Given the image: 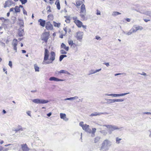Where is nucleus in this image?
<instances>
[{"instance_id":"nucleus-2","label":"nucleus","mask_w":151,"mask_h":151,"mask_svg":"<svg viewBox=\"0 0 151 151\" xmlns=\"http://www.w3.org/2000/svg\"><path fill=\"white\" fill-rule=\"evenodd\" d=\"M49 57V51L47 49H45L44 60L42 63L43 64H47L52 63V61H47L48 60Z\"/></svg>"},{"instance_id":"nucleus-52","label":"nucleus","mask_w":151,"mask_h":151,"mask_svg":"<svg viewBox=\"0 0 151 151\" xmlns=\"http://www.w3.org/2000/svg\"><path fill=\"white\" fill-rule=\"evenodd\" d=\"M100 113L101 114V115L102 114H108V113L106 112H104L103 113Z\"/></svg>"},{"instance_id":"nucleus-25","label":"nucleus","mask_w":151,"mask_h":151,"mask_svg":"<svg viewBox=\"0 0 151 151\" xmlns=\"http://www.w3.org/2000/svg\"><path fill=\"white\" fill-rule=\"evenodd\" d=\"M78 96H75L73 97H70V98H67L65 99H64V100L65 101L68 100H75V99H78Z\"/></svg>"},{"instance_id":"nucleus-7","label":"nucleus","mask_w":151,"mask_h":151,"mask_svg":"<svg viewBox=\"0 0 151 151\" xmlns=\"http://www.w3.org/2000/svg\"><path fill=\"white\" fill-rule=\"evenodd\" d=\"M106 100L107 101V103L108 104L113 103L115 102H122L124 101L123 99H107Z\"/></svg>"},{"instance_id":"nucleus-27","label":"nucleus","mask_w":151,"mask_h":151,"mask_svg":"<svg viewBox=\"0 0 151 151\" xmlns=\"http://www.w3.org/2000/svg\"><path fill=\"white\" fill-rule=\"evenodd\" d=\"M59 73H60L66 74L68 75H70V73L68 71L65 70H61L59 72Z\"/></svg>"},{"instance_id":"nucleus-48","label":"nucleus","mask_w":151,"mask_h":151,"mask_svg":"<svg viewBox=\"0 0 151 151\" xmlns=\"http://www.w3.org/2000/svg\"><path fill=\"white\" fill-rule=\"evenodd\" d=\"M23 12L24 14L27 15V12L24 9V8H23Z\"/></svg>"},{"instance_id":"nucleus-29","label":"nucleus","mask_w":151,"mask_h":151,"mask_svg":"<svg viewBox=\"0 0 151 151\" xmlns=\"http://www.w3.org/2000/svg\"><path fill=\"white\" fill-rule=\"evenodd\" d=\"M34 67L36 72H39L40 71V68L37 66V64H35L34 65Z\"/></svg>"},{"instance_id":"nucleus-5","label":"nucleus","mask_w":151,"mask_h":151,"mask_svg":"<svg viewBox=\"0 0 151 151\" xmlns=\"http://www.w3.org/2000/svg\"><path fill=\"white\" fill-rule=\"evenodd\" d=\"M32 101L34 103L38 104H45L49 102L48 100L40 99H35L33 100Z\"/></svg>"},{"instance_id":"nucleus-34","label":"nucleus","mask_w":151,"mask_h":151,"mask_svg":"<svg viewBox=\"0 0 151 151\" xmlns=\"http://www.w3.org/2000/svg\"><path fill=\"white\" fill-rule=\"evenodd\" d=\"M100 132L104 135H106L107 134V132L106 130H101Z\"/></svg>"},{"instance_id":"nucleus-18","label":"nucleus","mask_w":151,"mask_h":151,"mask_svg":"<svg viewBox=\"0 0 151 151\" xmlns=\"http://www.w3.org/2000/svg\"><path fill=\"white\" fill-rule=\"evenodd\" d=\"M129 93H121L119 94H111L110 96L114 97L119 96H122L125 95L127 94H129Z\"/></svg>"},{"instance_id":"nucleus-20","label":"nucleus","mask_w":151,"mask_h":151,"mask_svg":"<svg viewBox=\"0 0 151 151\" xmlns=\"http://www.w3.org/2000/svg\"><path fill=\"white\" fill-rule=\"evenodd\" d=\"M101 68H100L98 70H91L89 71V73H88V75L89 76L93 74H95L97 72H99V71H101Z\"/></svg>"},{"instance_id":"nucleus-64","label":"nucleus","mask_w":151,"mask_h":151,"mask_svg":"<svg viewBox=\"0 0 151 151\" xmlns=\"http://www.w3.org/2000/svg\"><path fill=\"white\" fill-rule=\"evenodd\" d=\"M149 131L150 132V133L149 135V137H151V130H149Z\"/></svg>"},{"instance_id":"nucleus-10","label":"nucleus","mask_w":151,"mask_h":151,"mask_svg":"<svg viewBox=\"0 0 151 151\" xmlns=\"http://www.w3.org/2000/svg\"><path fill=\"white\" fill-rule=\"evenodd\" d=\"M83 33L81 32H78L76 33V38L80 42H81L83 38Z\"/></svg>"},{"instance_id":"nucleus-42","label":"nucleus","mask_w":151,"mask_h":151,"mask_svg":"<svg viewBox=\"0 0 151 151\" xmlns=\"http://www.w3.org/2000/svg\"><path fill=\"white\" fill-rule=\"evenodd\" d=\"M20 1H21L22 4H24L27 3V0H19Z\"/></svg>"},{"instance_id":"nucleus-28","label":"nucleus","mask_w":151,"mask_h":151,"mask_svg":"<svg viewBox=\"0 0 151 151\" xmlns=\"http://www.w3.org/2000/svg\"><path fill=\"white\" fill-rule=\"evenodd\" d=\"M121 14V13L118 12L116 11L113 12L112 14V15L114 17H115L116 16L118 15L119 14Z\"/></svg>"},{"instance_id":"nucleus-23","label":"nucleus","mask_w":151,"mask_h":151,"mask_svg":"<svg viewBox=\"0 0 151 151\" xmlns=\"http://www.w3.org/2000/svg\"><path fill=\"white\" fill-rule=\"evenodd\" d=\"M137 11V12H139V13H140L141 14H145L149 16H150V14L151 13V12L149 11H145V12H141L139 11Z\"/></svg>"},{"instance_id":"nucleus-43","label":"nucleus","mask_w":151,"mask_h":151,"mask_svg":"<svg viewBox=\"0 0 151 151\" xmlns=\"http://www.w3.org/2000/svg\"><path fill=\"white\" fill-rule=\"evenodd\" d=\"M50 9V6H47V9H48L47 10V12H51V10Z\"/></svg>"},{"instance_id":"nucleus-51","label":"nucleus","mask_w":151,"mask_h":151,"mask_svg":"<svg viewBox=\"0 0 151 151\" xmlns=\"http://www.w3.org/2000/svg\"><path fill=\"white\" fill-rule=\"evenodd\" d=\"M14 9L13 8H11L10 9L9 12H13L14 11Z\"/></svg>"},{"instance_id":"nucleus-55","label":"nucleus","mask_w":151,"mask_h":151,"mask_svg":"<svg viewBox=\"0 0 151 151\" xmlns=\"http://www.w3.org/2000/svg\"><path fill=\"white\" fill-rule=\"evenodd\" d=\"M106 66L107 67H108L109 65V63H104Z\"/></svg>"},{"instance_id":"nucleus-35","label":"nucleus","mask_w":151,"mask_h":151,"mask_svg":"<svg viewBox=\"0 0 151 151\" xmlns=\"http://www.w3.org/2000/svg\"><path fill=\"white\" fill-rule=\"evenodd\" d=\"M121 140L122 139L121 138H119L118 137H116V143L117 144H119Z\"/></svg>"},{"instance_id":"nucleus-40","label":"nucleus","mask_w":151,"mask_h":151,"mask_svg":"<svg viewBox=\"0 0 151 151\" xmlns=\"http://www.w3.org/2000/svg\"><path fill=\"white\" fill-rule=\"evenodd\" d=\"M96 129L95 128H93L92 129V131H91V133H92L93 134V136L95 135L94 133L96 132Z\"/></svg>"},{"instance_id":"nucleus-49","label":"nucleus","mask_w":151,"mask_h":151,"mask_svg":"<svg viewBox=\"0 0 151 151\" xmlns=\"http://www.w3.org/2000/svg\"><path fill=\"white\" fill-rule=\"evenodd\" d=\"M9 149V148H4L3 147V150H2L4 151H7Z\"/></svg>"},{"instance_id":"nucleus-15","label":"nucleus","mask_w":151,"mask_h":151,"mask_svg":"<svg viewBox=\"0 0 151 151\" xmlns=\"http://www.w3.org/2000/svg\"><path fill=\"white\" fill-rule=\"evenodd\" d=\"M51 55L49 60L50 61H52V62L55 59V53L53 51L51 52Z\"/></svg>"},{"instance_id":"nucleus-36","label":"nucleus","mask_w":151,"mask_h":151,"mask_svg":"<svg viewBox=\"0 0 151 151\" xmlns=\"http://www.w3.org/2000/svg\"><path fill=\"white\" fill-rule=\"evenodd\" d=\"M53 24L55 27H60V23H57L55 22H53Z\"/></svg>"},{"instance_id":"nucleus-1","label":"nucleus","mask_w":151,"mask_h":151,"mask_svg":"<svg viewBox=\"0 0 151 151\" xmlns=\"http://www.w3.org/2000/svg\"><path fill=\"white\" fill-rule=\"evenodd\" d=\"M112 145L111 142L108 139H105L102 143L100 150L101 151L107 150L109 149V147Z\"/></svg>"},{"instance_id":"nucleus-53","label":"nucleus","mask_w":151,"mask_h":151,"mask_svg":"<svg viewBox=\"0 0 151 151\" xmlns=\"http://www.w3.org/2000/svg\"><path fill=\"white\" fill-rule=\"evenodd\" d=\"M81 27H83V28L84 29H86V26L83 25V24H82V25L81 26Z\"/></svg>"},{"instance_id":"nucleus-54","label":"nucleus","mask_w":151,"mask_h":151,"mask_svg":"<svg viewBox=\"0 0 151 151\" xmlns=\"http://www.w3.org/2000/svg\"><path fill=\"white\" fill-rule=\"evenodd\" d=\"M144 114H151V113L149 112H145L144 113Z\"/></svg>"},{"instance_id":"nucleus-58","label":"nucleus","mask_w":151,"mask_h":151,"mask_svg":"<svg viewBox=\"0 0 151 151\" xmlns=\"http://www.w3.org/2000/svg\"><path fill=\"white\" fill-rule=\"evenodd\" d=\"M126 20L128 22H129L130 21V19L128 18H127L126 19Z\"/></svg>"},{"instance_id":"nucleus-9","label":"nucleus","mask_w":151,"mask_h":151,"mask_svg":"<svg viewBox=\"0 0 151 151\" xmlns=\"http://www.w3.org/2000/svg\"><path fill=\"white\" fill-rule=\"evenodd\" d=\"M49 35L48 32H45L43 34L42 40H43L45 42H47L49 38Z\"/></svg>"},{"instance_id":"nucleus-59","label":"nucleus","mask_w":151,"mask_h":151,"mask_svg":"<svg viewBox=\"0 0 151 151\" xmlns=\"http://www.w3.org/2000/svg\"><path fill=\"white\" fill-rule=\"evenodd\" d=\"M144 20L145 22H147L148 21H150V20H149V19H144Z\"/></svg>"},{"instance_id":"nucleus-62","label":"nucleus","mask_w":151,"mask_h":151,"mask_svg":"<svg viewBox=\"0 0 151 151\" xmlns=\"http://www.w3.org/2000/svg\"><path fill=\"white\" fill-rule=\"evenodd\" d=\"M3 150V147L2 146H0V151H2Z\"/></svg>"},{"instance_id":"nucleus-14","label":"nucleus","mask_w":151,"mask_h":151,"mask_svg":"<svg viewBox=\"0 0 151 151\" xmlns=\"http://www.w3.org/2000/svg\"><path fill=\"white\" fill-rule=\"evenodd\" d=\"M82 128L83 130L89 133H91V129L89 128V126L88 125L85 124L84 126H83Z\"/></svg>"},{"instance_id":"nucleus-26","label":"nucleus","mask_w":151,"mask_h":151,"mask_svg":"<svg viewBox=\"0 0 151 151\" xmlns=\"http://www.w3.org/2000/svg\"><path fill=\"white\" fill-rule=\"evenodd\" d=\"M55 4L56 5L57 9L58 10H60V7L59 0H57Z\"/></svg>"},{"instance_id":"nucleus-3","label":"nucleus","mask_w":151,"mask_h":151,"mask_svg":"<svg viewBox=\"0 0 151 151\" xmlns=\"http://www.w3.org/2000/svg\"><path fill=\"white\" fill-rule=\"evenodd\" d=\"M80 13V16L81 18V20H84L85 16L86 15V10L85 5L83 4L81 6Z\"/></svg>"},{"instance_id":"nucleus-45","label":"nucleus","mask_w":151,"mask_h":151,"mask_svg":"<svg viewBox=\"0 0 151 151\" xmlns=\"http://www.w3.org/2000/svg\"><path fill=\"white\" fill-rule=\"evenodd\" d=\"M96 14L97 15H101V12L98 9L96 10Z\"/></svg>"},{"instance_id":"nucleus-61","label":"nucleus","mask_w":151,"mask_h":151,"mask_svg":"<svg viewBox=\"0 0 151 151\" xmlns=\"http://www.w3.org/2000/svg\"><path fill=\"white\" fill-rule=\"evenodd\" d=\"M100 37L99 36H96V39H97V40H99L100 39Z\"/></svg>"},{"instance_id":"nucleus-56","label":"nucleus","mask_w":151,"mask_h":151,"mask_svg":"<svg viewBox=\"0 0 151 151\" xmlns=\"http://www.w3.org/2000/svg\"><path fill=\"white\" fill-rule=\"evenodd\" d=\"M64 31H65V33L66 34L67 32V29L66 27L63 28Z\"/></svg>"},{"instance_id":"nucleus-11","label":"nucleus","mask_w":151,"mask_h":151,"mask_svg":"<svg viewBox=\"0 0 151 151\" xmlns=\"http://www.w3.org/2000/svg\"><path fill=\"white\" fill-rule=\"evenodd\" d=\"M14 2L11 0H8L5 2L4 5V8H5L7 7H10L11 5L14 4Z\"/></svg>"},{"instance_id":"nucleus-24","label":"nucleus","mask_w":151,"mask_h":151,"mask_svg":"<svg viewBox=\"0 0 151 151\" xmlns=\"http://www.w3.org/2000/svg\"><path fill=\"white\" fill-rule=\"evenodd\" d=\"M61 48L65 49L66 51H68L69 50V47H67L66 45L63 43H62L61 45Z\"/></svg>"},{"instance_id":"nucleus-57","label":"nucleus","mask_w":151,"mask_h":151,"mask_svg":"<svg viewBox=\"0 0 151 151\" xmlns=\"http://www.w3.org/2000/svg\"><path fill=\"white\" fill-rule=\"evenodd\" d=\"M51 114H52L51 112H50L48 114H47V115L48 116H50L51 115Z\"/></svg>"},{"instance_id":"nucleus-50","label":"nucleus","mask_w":151,"mask_h":151,"mask_svg":"<svg viewBox=\"0 0 151 151\" xmlns=\"http://www.w3.org/2000/svg\"><path fill=\"white\" fill-rule=\"evenodd\" d=\"M140 74H141V75H143L144 76H146V74L145 73H144V72H142V73H139Z\"/></svg>"},{"instance_id":"nucleus-44","label":"nucleus","mask_w":151,"mask_h":151,"mask_svg":"<svg viewBox=\"0 0 151 151\" xmlns=\"http://www.w3.org/2000/svg\"><path fill=\"white\" fill-rule=\"evenodd\" d=\"M64 58L63 55H61L60 56V58H59V60L60 61H61Z\"/></svg>"},{"instance_id":"nucleus-21","label":"nucleus","mask_w":151,"mask_h":151,"mask_svg":"<svg viewBox=\"0 0 151 151\" xmlns=\"http://www.w3.org/2000/svg\"><path fill=\"white\" fill-rule=\"evenodd\" d=\"M74 22L78 27H81L83 24L82 22L78 20H75Z\"/></svg>"},{"instance_id":"nucleus-63","label":"nucleus","mask_w":151,"mask_h":151,"mask_svg":"<svg viewBox=\"0 0 151 151\" xmlns=\"http://www.w3.org/2000/svg\"><path fill=\"white\" fill-rule=\"evenodd\" d=\"M22 53H25L26 52V51L24 50H22Z\"/></svg>"},{"instance_id":"nucleus-32","label":"nucleus","mask_w":151,"mask_h":151,"mask_svg":"<svg viewBox=\"0 0 151 151\" xmlns=\"http://www.w3.org/2000/svg\"><path fill=\"white\" fill-rule=\"evenodd\" d=\"M83 2H83L82 1L77 0L76 1V5L77 6H80V5H81V4H82L83 3Z\"/></svg>"},{"instance_id":"nucleus-47","label":"nucleus","mask_w":151,"mask_h":151,"mask_svg":"<svg viewBox=\"0 0 151 151\" xmlns=\"http://www.w3.org/2000/svg\"><path fill=\"white\" fill-rule=\"evenodd\" d=\"M9 65L11 67V68H12V61H9Z\"/></svg>"},{"instance_id":"nucleus-4","label":"nucleus","mask_w":151,"mask_h":151,"mask_svg":"<svg viewBox=\"0 0 151 151\" xmlns=\"http://www.w3.org/2000/svg\"><path fill=\"white\" fill-rule=\"evenodd\" d=\"M106 127L108 129V132L109 134H111L112 132L114 130L119 129L117 126L111 125H104L103 126Z\"/></svg>"},{"instance_id":"nucleus-22","label":"nucleus","mask_w":151,"mask_h":151,"mask_svg":"<svg viewBox=\"0 0 151 151\" xmlns=\"http://www.w3.org/2000/svg\"><path fill=\"white\" fill-rule=\"evenodd\" d=\"M38 22H40V25L42 27L45 26V20H43L42 19H40L38 21Z\"/></svg>"},{"instance_id":"nucleus-37","label":"nucleus","mask_w":151,"mask_h":151,"mask_svg":"<svg viewBox=\"0 0 151 151\" xmlns=\"http://www.w3.org/2000/svg\"><path fill=\"white\" fill-rule=\"evenodd\" d=\"M123 32L124 33V34H125L127 35H130L132 34V32L130 30L127 33L124 31H123Z\"/></svg>"},{"instance_id":"nucleus-17","label":"nucleus","mask_w":151,"mask_h":151,"mask_svg":"<svg viewBox=\"0 0 151 151\" xmlns=\"http://www.w3.org/2000/svg\"><path fill=\"white\" fill-rule=\"evenodd\" d=\"M49 80L50 81H64L63 80L54 77H51Z\"/></svg>"},{"instance_id":"nucleus-8","label":"nucleus","mask_w":151,"mask_h":151,"mask_svg":"<svg viewBox=\"0 0 151 151\" xmlns=\"http://www.w3.org/2000/svg\"><path fill=\"white\" fill-rule=\"evenodd\" d=\"M143 29V28L142 26H139L136 27L133 26V27L130 29L132 33L136 32L138 30H141Z\"/></svg>"},{"instance_id":"nucleus-31","label":"nucleus","mask_w":151,"mask_h":151,"mask_svg":"<svg viewBox=\"0 0 151 151\" xmlns=\"http://www.w3.org/2000/svg\"><path fill=\"white\" fill-rule=\"evenodd\" d=\"M68 43L69 45H70L71 47H72L73 45H75V46H76L77 45L73 43V41L72 40H70L68 41Z\"/></svg>"},{"instance_id":"nucleus-19","label":"nucleus","mask_w":151,"mask_h":151,"mask_svg":"<svg viewBox=\"0 0 151 151\" xmlns=\"http://www.w3.org/2000/svg\"><path fill=\"white\" fill-rule=\"evenodd\" d=\"M60 118L63 119L64 121H67L68 119L66 117V115L65 114L61 113L60 114Z\"/></svg>"},{"instance_id":"nucleus-33","label":"nucleus","mask_w":151,"mask_h":151,"mask_svg":"<svg viewBox=\"0 0 151 151\" xmlns=\"http://www.w3.org/2000/svg\"><path fill=\"white\" fill-rule=\"evenodd\" d=\"M14 9L16 13L19 12H20V9L18 6H16Z\"/></svg>"},{"instance_id":"nucleus-12","label":"nucleus","mask_w":151,"mask_h":151,"mask_svg":"<svg viewBox=\"0 0 151 151\" xmlns=\"http://www.w3.org/2000/svg\"><path fill=\"white\" fill-rule=\"evenodd\" d=\"M17 40L16 39H14L13 40L12 45L13 47L14 50H15V52H17Z\"/></svg>"},{"instance_id":"nucleus-39","label":"nucleus","mask_w":151,"mask_h":151,"mask_svg":"<svg viewBox=\"0 0 151 151\" xmlns=\"http://www.w3.org/2000/svg\"><path fill=\"white\" fill-rule=\"evenodd\" d=\"M22 130H23L22 129V128L21 127L19 126V128L16 129H15V131L16 132H18V131H19L20 130L22 131Z\"/></svg>"},{"instance_id":"nucleus-6","label":"nucleus","mask_w":151,"mask_h":151,"mask_svg":"<svg viewBox=\"0 0 151 151\" xmlns=\"http://www.w3.org/2000/svg\"><path fill=\"white\" fill-rule=\"evenodd\" d=\"M23 22L20 23V28L18 32V35L19 37H22L23 35L24 32V29H22L23 27Z\"/></svg>"},{"instance_id":"nucleus-38","label":"nucleus","mask_w":151,"mask_h":151,"mask_svg":"<svg viewBox=\"0 0 151 151\" xmlns=\"http://www.w3.org/2000/svg\"><path fill=\"white\" fill-rule=\"evenodd\" d=\"M100 139V137H96L95 139L94 142H98Z\"/></svg>"},{"instance_id":"nucleus-60","label":"nucleus","mask_w":151,"mask_h":151,"mask_svg":"<svg viewBox=\"0 0 151 151\" xmlns=\"http://www.w3.org/2000/svg\"><path fill=\"white\" fill-rule=\"evenodd\" d=\"M121 74H122V73H116V74H115V76H117L120 75H121Z\"/></svg>"},{"instance_id":"nucleus-46","label":"nucleus","mask_w":151,"mask_h":151,"mask_svg":"<svg viewBox=\"0 0 151 151\" xmlns=\"http://www.w3.org/2000/svg\"><path fill=\"white\" fill-rule=\"evenodd\" d=\"M84 124H83V122H81L79 123L80 126H81L82 127L84 126Z\"/></svg>"},{"instance_id":"nucleus-13","label":"nucleus","mask_w":151,"mask_h":151,"mask_svg":"<svg viewBox=\"0 0 151 151\" xmlns=\"http://www.w3.org/2000/svg\"><path fill=\"white\" fill-rule=\"evenodd\" d=\"M45 27L48 30H51L53 29V26L50 22H48L46 23Z\"/></svg>"},{"instance_id":"nucleus-30","label":"nucleus","mask_w":151,"mask_h":151,"mask_svg":"<svg viewBox=\"0 0 151 151\" xmlns=\"http://www.w3.org/2000/svg\"><path fill=\"white\" fill-rule=\"evenodd\" d=\"M101 115V114L100 113H98L97 112H95L94 113H92L90 115V116H96Z\"/></svg>"},{"instance_id":"nucleus-41","label":"nucleus","mask_w":151,"mask_h":151,"mask_svg":"<svg viewBox=\"0 0 151 151\" xmlns=\"http://www.w3.org/2000/svg\"><path fill=\"white\" fill-rule=\"evenodd\" d=\"M60 52L61 54H66L67 53L66 51L63 50H60Z\"/></svg>"},{"instance_id":"nucleus-16","label":"nucleus","mask_w":151,"mask_h":151,"mask_svg":"<svg viewBox=\"0 0 151 151\" xmlns=\"http://www.w3.org/2000/svg\"><path fill=\"white\" fill-rule=\"evenodd\" d=\"M22 150H19L20 151H28L29 148L26 144L22 145Z\"/></svg>"}]
</instances>
